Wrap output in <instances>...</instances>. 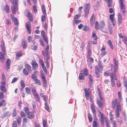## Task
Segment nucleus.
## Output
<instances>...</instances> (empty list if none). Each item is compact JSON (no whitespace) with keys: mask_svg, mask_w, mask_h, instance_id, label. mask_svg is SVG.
<instances>
[{"mask_svg":"<svg viewBox=\"0 0 127 127\" xmlns=\"http://www.w3.org/2000/svg\"><path fill=\"white\" fill-rule=\"evenodd\" d=\"M28 115V117L30 119H33L34 117V113L33 111L32 112H29L27 114Z\"/></svg>","mask_w":127,"mask_h":127,"instance_id":"a211bd4d","label":"nucleus"},{"mask_svg":"<svg viewBox=\"0 0 127 127\" xmlns=\"http://www.w3.org/2000/svg\"><path fill=\"white\" fill-rule=\"evenodd\" d=\"M42 79L43 80V83L45 86H46L47 84V81L45 79V76L43 72L41 73Z\"/></svg>","mask_w":127,"mask_h":127,"instance_id":"f3484780","label":"nucleus"},{"mask_svg":"<svg viewBox=\"0 0 127 127\" xmlns=\"http://www.w3.org/2000/svg\"><path fill=\"white\" fill-rule=\"evenodd\" d=\"M0 89L1 91L4 93L6 92H7V90L5 88V86H0Z\"/></svg>","mask_w":127,"mask_h":127,"instance_id":"09e8293b","label":"nucleus"},{"mask_svg":"<svg viewBox=\"0 0 127 127\" xmlns=\"http://www.w3.org/2000/svg\"><path fill=\"white\" fill-rule=\"evenodd\" d=\"M26 16L28 17L30 21L31 22H32L33 21L32 15L31 13L29 12H28L27 15H26Z\"/></svg>","mask_w":127,"mask_h":127,"instance_id":"2eb2a0df","label":"nucleus"},{"mask_svg":"<svg viewBox=\"0 0 127 127\" xmlns=\"http://www.w3.org/2000/svg\"><path fill=\"white\" fill-rule=\"evenodd\" d=\"M111 78V84L113 87L115 86V81L114 79L116 80L117 79V76H114L113 75H111L110 76Z\"/></svg>","mask_w":127,"mask_h":127,"instance_id":"9d476101","label":"nucleus"},{"mask_svg":"<svg viewBox=\"0 0 127 127\" xmlns=\"http://www.w3.org/2000/svg\"><path fill=\"white\" fill-rule=\"evenodd\" d=\"M83 72L84 74L85 75H87L88 74V69L86 68H84Z\"/></svg>","mask_w":127,"mask_h":127,"instance_id":"6e6d98bb","label":"nucleus"},{"mask_svg":"<svg viewBox=\"0 0 127 127\" xmlns=\"http://www.w3.org/2000/svg\"><path fill=\"white\" fill-rule=\"evenodd\" d=\"M42 10L43 12V14L44 15H46V12L45 11V6L44 5H42Z\"/></svg>","mask_w":127,"mask_h":127,"instance_id":"ea45409f","label":"nucleus"},{"mask_svg":"<svg viewBox=\"0 0 127 127\" xmlns=\"http://www.w3.org/2000/svg\"><path fill=\"white\" fill-rule=\"evenodd\" d=\"M20 83L21 87V90H22L23 89L25 88V85L24 81L23 80H21V81Z\"/></svg>","mask_w":127,"mask_h":127,"instance_id":"cd10ccee","label":"nucleus"},{"mask_svg":"<svg viewBox=\"0 0 127 127\" xmlns=\"http://www.w3.org/2000/svg\"><path fill=\"white\" fill-rule=\"evenodd\" d=\"M119 102L117 101V98L114 99L112 101V106L113 109H114L116 106L120 104Z\"/></svg>","mask_w":127,"mask_h":127,"instance_id":"20e7f679","label":"nucleus"},{"mask_svg":"<svg viewBox=\"0 0 127 127\" xmlns=\"http://www.w3.org/2000/svg\"><path fill=\"white\" fill-rule=\"evenodd\" d=\"M95 15L93 14L90 18V24L91 26H93L94 25V23L95 21Z\"/></svg>","mask_w":127,"mask_h":127,"instance_id":"f8f14e48","label":"nucleus"},{"mask_svg":"<svg viewBox=\"0 0 127 127\" xmlns=\"http://www.w3.org/2000/svg\"><path fill=\"white\" fill-rule=\"evenodd\" d=\"M97 92L98 93V96L100 98H101L102 97L101 92L100 89H99L98 86L97 87Z\"/></svg>","mask_w":127,"mask_h":127,"instance_id":"f704fd0d","label":"nucleus"},{"mask_svg":"<svg viewBox=\"0 0 127 127\" xmlns=\"http://www.w3.org/2000/svg\"><path fill=\"white\" fill-rule=\"evenodd\" d=\"M105 25V23L103 21H101L100 22V24L99 25L100 28H103L104 27Z\"/></svg>","mask_w":127,"mask_h":127,"instance_id":"8fccbe9b","label":"nucleus"},{"mask_svg":"<svg viewBox=\"0 0 127 127\" xmlns=\"http://www.w3.org/2000/svg\"><path fill=\"white\" fill-rule=\"evenodd\" d=\"M42 38L44 40L46 43L47 44H48V41L47 37L46 36H43Z\"/></svg>","mask_w":127,"mask_h":127,"instance_id":"680f3d73","label":"nucleus"},{"mask_svg":"<svg viewBox=\"0 0 127 127\" xmlns=\"http://www.w3.org/2000/svg\"><path fill=\"white\" fill-rule=\"evenodd\" d=\"M11 61L10 59H8L6 61V69L8 70L10 69V65L11 64Z\"/></svg>","mask_w":127,"mask_h":127,"instance_id":"aec40b11","label":"nucleus"},{"mask_svg":"<svg viewBox=\"0 0 127 127\" xmlns=\"http://www.w3.org/2000/svg\"><path fill=\"white\" fill-rule=\"evenodd\" d=\"M5 8L6 12L7 13H9V6L8 4H7L5 5Z\"/></svg>","mask_w":127,"mask_h":127,"instance_id":"4c0bfd02","label":"nucleus"},{"mask_svg":"<svg viewBox=\"0 0 127 127\" xmlns=\"http://www.w3.org/2000/svg\"><path fill=\"white\" fill-rule=\"evenodd\" d=\"M89 10L85 9V17H88V13L89 12Z\"/></svg>","mask_w":127,"mask_h":127,"instance_id":"338daca9","label":"nucleus"},{"mask_svg":"<svg viewBox=\"0 0 127 127\" xmlns=\"http://www.w3.org/2000/svg\"><path fill=\"white\" fill-rule=\"evenodd\" d=\"M11 18L12 20H14V23L16 26H18L19 25L18 20L16 18H14V16L12 14L11 15Z\"/></svg>","mask_w":127,"mask_h":127,"instance_id":"dca6fc26","label":"nucleus"},{"mask_svg":"<svg viewBox=\"0 0 127 127\" xmlns=\"http://www.w3.org/2000/svg\"><path fill=\"white\" fill-rule=\"evenodd\" d=\"M6 104V103L5 102V101L4 99H2L1 102H0V107L2 105L3 106H4Z\"/></svg>","mask_w":127,"mask_h":127,"instance_id":"72a5a7b5","label":"nucleus"},{"mask_svg":"<svg viewBox=\"0 0 127 127\" xmlns=\"http://www.w3.org/2000/svg\"><path fill=\"white\" fill-rule=\"evenodd\" d=\"M16 120L18 124L19 125H20L21 122V118L20 117L18 116L16 118Z\"/></svg>","mask_w":127,"mask_h":127,"instance_id":"393cba45","label":"nucleus"},{"mask_svg":"<svg viewBox=\"0 0 127 127\" xmlns=\"http://www.w3.org/2000/svg\"><path fill=\"white\" fill-rule=\"evenodd\" d=\"M26 91V93L28 94H30V90L29 88L28 87H27L25 88Z\"/></svg>","mask_w":127,"mask_h":127,"instance_id":"0e129e2a","label":"nucleus"},{"mask_svg":"<svg viewBox=\"0 0 127 127\" xmlns=\"http://www.w3.org/2000/svg\"><path fill=\"white\" fill-rule=\"evenodd\" d=\"M29 71H28V70L25 68H24L23 70V73L25 75H29L28 72Z\"/></svg>","mask_w":127,"mask_h":127,"instance_id":"e433bc0d","label":"nucleus"},{"mask_svg":"<svg viewBox=\"0 0 127 127\" xmlns=\"http://www.w3.org/2000/svg\"><path fill=\"white\" fill-rule=\"evenodd\" d=\"M123 78L125 86L127 91V80L125 76Z\"/></svg>","mask_w":127,"mask_h":127,"instance_id":"c756f323","label":"nucleus"},{"mask_svg":"<svg viewBox=\"0 0 127 127\" xmlns=\"http://www.w3.org/2000/svg\"><path fill=\"white\" fill-rule=\"evenodd\" d=\"M9 113V112L7 111L6 113H5L3 115H2L1 116V118H3L4 117H6L8 115Z\"/></svg>","mask_w":127,"mask_h":127,"instance_id":"4d7b16f0","label":"nucleus"},{"mask_svg":"<svg viewBox=\"0 0 127 127\" xmlns=\"http://www.w3.org/2000/svg\"><path fill=\"white\" fill-rule=\"evenodd\" d=\"M25 66V67L27 69L28 71H31V68L30 65L28 64H26Z\"/></svg>","mask_w":127,"mask_h":127,"instance_id":"7c9ffc66","label":"nucleus"},{"mask_svg":"<svg viewBox=\"0 0 127 127\" xmlns=\"http://www.w3.org/2000/svg\"><path fill=\"white\" fill-rule=\"evenodd\" d=\"M97 124L95 121H94L93 122V127H97Z\"/></svg>","mask_w":127,"mask_h":127,"instance_id":"774afa93","label":"nucleus"},{"mask_svg":"<svg viewBox=\"0 0 127 127\" xmlns=\"http://www.w3.org/2000/svg\"><path fill=\"white\" fill-rule=\"evenodd\" d=\"M102 71V70L99 69L98 66L96 65L95 66V73L96 77L97 78H98L100 77V73Z\"/></svg>","mask_w":127,"mask_h":127,"instance_id":"1a4fd4ad","label":"nucleus"},{"mask_svg":"<svg viewBox=\"0 0 127 127\" xmlns=\"http://www.w3.org/2000/svg\"><path fill=\"white\" fill-rule=\"evenodd\" d=\"M118 97L120 101H122V94L120 92H119L118 93Z\"/></svg>","mask_w":127,"mask_h":127,"instance_id":"c03bdc74","label":"nucleus"},{"mask_svg":"<svg viewBox=\"0 0 127 127\" xmlns=\"http://www.w3.org/2000/svg\"><path fill=\"white\" fill-rule=\"evenodd\" d=\"M37 73V71H35L34 72L33 74H32V78L34 80L37 79V77H36V73Z\"/></svg>","mask_w":127,"mask_h":127,"instance_id":"b1692460","label":"nucleus"},{"mask_svg":"<svg viewBox=\"0 0 127 127\" xmlns=\"http://www.w3.org/2000/svg\"><path fill=\"white\" fill-rule=\"evenodd\" d=\"M100 98V100L97 99V102L99 107L101 108V109H102L103 106V98L102 97H101V98Z\"/></svg>","mask_w":127,"mask_h":127,"instance_id":"0eeeda50","label":"nucleus"},{"mask_svg":"<svg viewBox=\"0 0 127 127\" xmlns=\"http://www.w3.org/2000/svg\"><path fill=\"white\" fill-rule=\"evenodd\" d=\"M92 37L94 41L92 42L93 44H95L97 43V40L98 38V37L96 35V34L95 31H93L92 32Z\"/></svg>","mask_w":127,"mask_h":127,"instance_id":"6e6552de","label":"nucleus"},{"mask_svg":"<svg viewBox=\"0 0 127 127\" xmlns=\"http://www.w3.org/2000/svg\"><path fill=\"white\" fill-rule=\"evenodd\" d=\"M0 46L2 52H0V60L2 63H4L5 59V47L4 42L3 39L0 42Z\"/></svg>","mask_w":127,"mask_h":127,"instance_id":"f257e3e1","label":"nucleus"},{"mask_svg":"<svg viewBox=\"0 0 127 127\" xmlns=\"http://www.w3.org/2000/svg\"><path fill=\"white\" fill-rule=\"evenodd\" d=\"M12 127H17V123L16 121H13L12 124Z\"/></svg>","mask_w":127,"mask_h":127,"instance_id":"13d9d810","label":"nucleus"},{"mask_svg":"<svg viewBox=\"0 0 127 127\" xmlns=\"http://www.w3.org/2000/svg\"><path fill=\"white\" fill-rule=\"evenodd\" d=\"M31 88L32 90V93L33 94L37 93L36 92V88L34 85H31Z\"/></svg>","mask_w":127,"mask_h":127,"instance_id":"bb28decb","label":"nucleus"},{"mask_svg":"<svg viewBox=\"0 0 127 127\" xmlns=\"http://www.w3.org/2000/svg\"><path fill=\"white\" fill-rule=\"evenodd\" d=\"M31 64L33 70H35L38 68V65L34 60L33 59L32 60Z\"/></svg>","mask_w":127,"mask_h":127,"instance_id":"423d86ee","label":"nucleus"},{"mask_svg":"<svg viewBox=\"0 0 127 127\" xmlns=\"http://www.w3.org/2000/svg\"><path fill=\"white\" fill-rule=\"evenodd\" d=\"M24 110L25 112L27 114L29 112V109L28 107L27 106H26L24 108Z\"/></svg>","mask_w":127,"mask_h":127,"instance_id":"49530a36","label":"nucleus"},{"mask_svg":"<svg viewBox=\"0 0 127 127\" xmlns=\"http://www.w3.org/2000/svg\"><path fill=\"white\" fill-rule=\"evenodd\" d=\"M85 96L86 98V99L87 100H89L91 102H93L92 101L93 98L91 93L85 95Z\"/></svg>","mask_w":127,"mask_h":127,"instance_id":"6ab92c4d","label":"nucleus"},{"mask_svg":"<svg viewBox=\"0 0 127 127\" xmlns=\"http://www.w3.org/2000/svg\"><path fill=\"white\" fill-rule=\"evenodd\" d=\"M33 95L35 98L36 101L40 102V99L39 94L37 93H36L33 94Z\"/></svg>","mask_w":127,"mask_h":127,"instance_id":"412c9836","label":"nucleus"},{"mask_svg":"<svg viewBox=\"0 0 127 127\" xmlns=\"http://www.w3.org/2000/svg\"><path fill=\"white\" fill-rule=\"evenodd\" d=\"M25 27L28 33L30 34L31 33V25L29 22L26 23Z\"/></svg>","mask_w":127,"mask_h":127,"instance_id":"ddd939ff","label":"nucleus"},{"mask_svg":"<svg viewBox=\"0 0 127 127\" xmlns=\"http://www.w3.org/2000/svg\"><path fill=\"white\" fill-rule=\"evenodd\" d=\"M12 116L13 117H14L16 116L17 115V112L16 110L15 109H14L12 113Z\"/></svg>","mask_w":127,"mask_h":127,"instance_id":"3c124183","label":"nucleus"},{"mask_svg":"<svg viewBox=\"0 0 127 127\" xmlns=\"http://www.w3.org/2000/svg\"><path fill=\"white\" fill-rule=\"evenodd\" d=\"M108 3V5L109 7H111L112 5V0H104Z\"/></svg>","mask_w":127,"mask_h":127,"instance_id":"c85d7f7f","label":"nucleus"},{"mask_svg":"<svg viewBox=\"0 0 127 127\" xmlns=\"http://www.w3.org/2000/svg\"><path fill=\"white\" fill-rule=\"evenodd\" d=\"M24 49H25L28 46V44L26 40L24 39L22 40V45H21Z\"/></svg>","mask_w":127,"mask_h":127,"instance_id":"4468645a","label":"nucleus"},{"mask_svg":"<svg viewBox=\"0 0 127 127\" xmlns=\"http://www.w3.org/2000/svg\"><path fill=\"white\" fill-rule=\"evenodd\" d=\"M23 55L21 51H19L18 52L16 53V56L18 57L21 56Z\"/></svg>","mask_w":127,"mask_h":127,"instance_id":"37998d69","label":"nucleus"},{"mask_svg":"<svg viewBox=\"0 0 127 127\" xmlns=\"http://www.w3.org/2000/svg\"><path fill=\"white\" fill-rule=\"evenodd\" d=\"M49 59V58H47L46 59H45V63L46 65V66L48 67L49 65V64L48 62V60Z\"/></svg>","mask_w":127,"mask_h":127,"instance_id":"052dcab7","label":"nucleus"},{"mask_svg":"<svg viewBox=\"0 0 127 127\" xmlns=\"http://www.w3.org/2000/svg\"><path fill=\"white\" fill-rule=\"evenodd\" d=\"M121 9H125V5L123 3V0H119Z\"/></svg>","mask_w":127,"mask_h":127,"instance_id":"4be33fe9","label":"nucleus"},{"mask_svg":"<svg viewBox=\"0 0 127 127\" xmlns=\"http://www.w3.org/2000/svg\"><path fill=\"white\" fill-rule=\"evenodd\" d=\"M79 79L83 80L84 78V74L82 73H80L79 76Z\"/></svg>","mask_w":127,"mask_h":127,"instance_id":"473e14b6","label":"nucleus"},{"mask_svg":"<svg viewBox=\"0 0 127 127\" xmlns=\"http://www.w3.org/2000/svg\"><path fill=\"white\" fill-rule=\"evenodd\" d=\"M108 43L110 47L112 50H113V46L112 42L110 40H109L108 41Z\"/></svg>","mask_w":127,"mask_h":127,"instance_id":"c9c22d12","label":"nucleus"},{"mask_svg":"<svg viewBox=\"0 0 127 127\" xmlns=\"http://www.w3.org/2000/svg\"><path fill=\"white\" fill-rule=\"evenodd\" d=\"M118 35L119 37L121 38H122V40L124 43L126 44H127V37L126 36H123L122 35V33H120L118 34Z\"/></svg>","mask_w":127,"mask_h":127,"instance_id":"9b49d317","label":"nucleus"},{"mask_svg":"<svg viewBox=\"0 0 127 127\" xmlns=\"http://www.w3.org/2000/svg\"><path fill=\"white\" fill-rule=\"evenodd\" d=\"M81 22V21L80 20H76V19H73V24L74 25L75 24H78Z\"/></svg>","mask_w":127,"mask_h":127,"instance_id":"79ce46f5","label":"nucleus"},{"mask_svg":"<svg viewBox=\"0 0 127 127\" xmlns=\"http://www.w3.org/2000/svg\"><path fill=\"white\" fill-rule=\"evenodd\" d=\"M113 61L114 62L115 66L118 67L119 63L118 61L116 60L115 58H114Z\"/></svg>","mask_w":127,"mask_h":127,"instance_id":"2f4dec72","label":"nucleus"},{"mask_svg":"<svg viewBox=\"0 0 127 127\" xmlns=\"http://www.w3.org/2000/svg\"><path fill=\"white\" fill-rule=\"evenodd\" d=\"M20 115L22 118H24L26 116V114L23 111H21L20 113Z\"/></svg>","mask_w":127,"mask_h":127,"instance_id":"a18cd8bd","label":"nucleus"},{"mask_svg":"<svg viewBox=\"0 0 127 127\" xmlns=\"http://www.w3.org/2000/svg\"><path fill=\"white\" fill-rule=\"evenodd\" d=\"M89 79L90 81V85L91 86V85H92L93 80L91 74H90L89 75Z\"/></svg>","mask_w":127,"mask_h":127,"instance_id":"864d4df0","label":"nucleus"},{"mask_svg":"<svg viewBox=\"0 0 127 127\" xmlns=\"http://www.w3.org/2000/svg\"><path fill=\"white\" fill-rule=\"evenodd\" d=\"M34 83L35 84H37V85H41V83L40 81L37 79L34 80Z\"/></svg>","mask_w":127,"mask_h":127,"instance_id":"58836bf2","label":"nucleus"},{"mask_svg":"<svg viewBox=\"0 0 127 127\" xmlns=\"http://www.w3.org/2000/svg\"><path fill=\"white\" fill-rule=\"evenodd\" d=\"M13 4V5L11 6V9L12 13L14 14L16 13V12L18 11V9L16 2Z\"/></svg>","mask_w":127,"mask_h":127,"instance_id":"7ed1b4c3","label":"nucleus"},{"mask_svg":"<svg viewBox=\"0 0 127 127\" xmlns=\"http://www.w3.org/2000/svg\"><path fill=\"white\" fill-rule=\"evenodd\" d=\"M111 71L110 70H107V72L109 73L110 76L113 75L114 76H116V73L117 71L118 67L115 66L114 67L113 65L112 64H111Z\"/></svg>","mask_w":127,"mask_h":127,"instance_id":"f03ea898","label":"nucleus"},{"mask_svg":"<svg viewBox=\"0 0 127 127\" xmlns=\"http://www.w3.org/2000/svg\"><path fill=\"white\" fill-rule=\"evenodd\" d=\"M33 10L34 12L35 13H37V10L36 7V5H34L33 6Z\"/></svg>","mask_w":127,"mask_h":127,"instance_id":"69168bd1","label":"nucleus"},{"mask_svg":"<svg viewBox=\"0 0 127 127\" xmlns=\"http://www.w3.org/2000/svg\"><path fill=\"white\" fill-rule=\"evenodd\" d=\"M100 120L101 124L103 125H104V116L103 113H102L100 115Z\"/></svg>","mask_w":127,"mask_h":127,"instance_id":"5701e85b","label":"nucleus"},{"mask_svg":"<svg viewBox=\"0 0 127 127\" xmlns=\"http://www.w3.org/2000/svg\"><path fill=\"white\" fill-rule=\"evenodd\" d=\"M84 91H85V95L91 93L89 88L88 89L86 88H85L84 89Z\"/></svg>","mask_w":127,"mask_h":127,"instance_id":"a878e982","label":"nucleus"},{"mask_svg":"<svg viewBox=\"0 0 127 127\" xmlns=\"http://www.w3.org/2000/svg\"><path fill=\"white\" fill-rule=\"evenodd\" d=\"M85 5H86L85 8V9L89 10L90 6V3H89L87 4H86Z\"/></svg>","mask_w":127,"mask_h":127,"instance_id":"bf43d9fd","label":"nucleus"},{"mask_svg":"<svg viewBox=\"0 0 127 127\" xmlns=\"http://www.w3.org/2000/svg\"><path fill=\"white\" fill-rule=\"evenodd\" d=\"M6 24L7 25H9L11 24V21L10 20L7 18L5 20Z\"/></svg>","mask_w":127,"mask_h":127,"instance_id":"de8ad7c7","label":"nucleus"},{"mask_svg":"<svg viewBox=\"0 0 127 127\" xmlns=\"http://www.w3.org/2000/svg\"><path fill=\"white\" fill-rule=\"evenodd\" d=\"M95 28L96 30H98V23L97 21H96L95 22Z\"/></svg>","mask_w":127,"mask_h":127,"instance_id":"5fc2aeb1","label":"nucleus"},{"mask_svg":"<svg viewBox=\"0 0 127 127\" xmlns=\"http://www.w3.org/2000/svg\"><path fill=\"white\" fill-rule=\"evenodd\" d=\"M45 15H42L41 17V20L42 22H44L46 20V18L45 16Z\"/></svg>","mask_w":127,"mask_h":127,"instance_id":"e2e57ef3","label":"nucleus"},{"mask_svg":"<svg viewBox=\"0 0 127 127\" xmlns=\"http://www.w3.org/2000/svg\"><path fill=\"white\" fill-rule=\"evenodd\" d=\"M44 104L45 105V108L46 109L48 112H49L50 110L49 109V107L47 103L45 102V103Z\"/></svg>","mask_w":127,"mask_h":127,"instance_id":"603ef678","label":"nucleus"},{"mask_svg":"<svg viewBox=\"0 0 127 127\" xmlns=\"http://www.w3.org/2000/svg\"><path fill=\"white\" fill-rule=\"evenodd\" d=\"M116 107V108L115 110V114L116 117L118 118L120 116L119 112L121 111V106L120 104L117 106Z\"/></svg>","mask_w":127,"mask_h":127,"instance_id":"39448f33","label":"nucleus"},{"mask_svg":"<svg viewBox=\"0 0 127 127\" xmlns=\"http://www.w3.org/2000/svg\"><path fill=\"white\" fill-rule=\"evenodd\" d=\"M88 119L90 122L91 123L92 121V115L90 113L88 114Z\"/></svg>","mask_w":127,"mask_h":127,"instance_id":"a19ab883","label":"nucleus"}]
</instances>
